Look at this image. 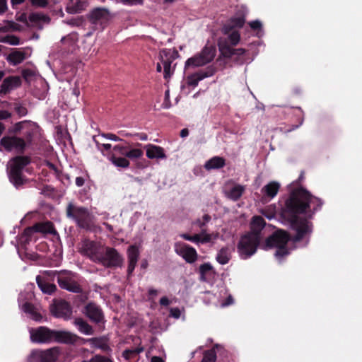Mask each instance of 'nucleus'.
<instances>
[{
    "mask_svg": "<svg viewBox=\"0 0 362 362\" xmlns=\"http://www.w3.org/2000/svg\"><path fill=\"white\" fill-rule=\"evenodd\" d=\"M322 206V202L313 197L308 191L300 189L292 193L285 203L286 209L295 215L291 221V227L296 231L294 242L307 239L312 232L311 223L305 220L296 217V214L313 213Z\"/></svg>",
    "mask_w": 362,
    "mask_h": 362,
    "instance_id": "obj_1",
    "label": "nucleus"
},
{
    "mask_svg": "<svg viewBox=\"0 0 362 362\" xmlns=\"http://www.w3.org/2000/svg\"><path fill=\"white\" fill-rule=\"evenodd\" d=\"M219 303L221 307H226L233 304V300L230 294H228L227 291L224 286L220 288V294L218 296Z\"/></svg>",
    "mask_w": 362,
    "mask_h": 362,
    "instance_id": "obj_40",
    "label": "nucleus"
},
{
    "mask_svg": "<svg viewBox=\"0 0 362 362\" xmlns=\"http://www.w3.org/2000/svg\"><path fill=\"white\" fill-rule=\"evenodd\" d=\"M30 55L28 49H15L7 56L6 60L10 64L15 66L21 64Z\"/></svg>",
    "mask_w": 362,
    "mask_h": 362,
    "instance_id": "obj_24",
    "label": "nucleus"
},
{
    "mask_svg": "<svg viewBox=\"0 0 362 362\" xmlns=\"http://www.w3.org/2000/svg\"><path fill=\"white\" fill-rule=\"evenodd\" d=\"M119 134L122 136H125V137H132V136H134V134H132V133H129V132H127L125 131H119Z\"/></svg>",
    "mask_w": 362,
    "mask_h": 362,
    "instance_id": "obj_62",
    "label": "nucleus"
},
{
    "mask_svg": "<svg viewBox=\"0 0 362 362\" xmlns=\"http://www.w3.org/2000/svg\"><path fill=\"white\" fill-rule=\"evenodd\" d=\"M78 339V337L67 331H55L53 332V341L65 344H74Z\"/></svg>",
    "mask_w": 362,
    "mask_h": 362,
    "instance_id": "obj_25",
    "label": "nucleus"
},
{
    "mask_svg": "<svg viewBox=\"0 0 362 362\" xmlns=\"http://www.w3.org/2000/svg\"><path fill=\"white\" fill-rule=\"evenodd\" d=\"M265 226V221L261 216H255L251 223V232L250 233H256L261 235L260 232Z\"/></svg>",
    "mask_w": 362,
    "mask_h": 362,
    "instance_id": "obj_39",
    "label": "nucleus"
},
{
    "mask_svg": "<svg viewBox=\"0 0 362 362\" xmlns=\"http://www.w3.org/2000/svg\"><path fill=\"white\" fill-rule=\"evenodd\" d=\"M21 297L22 296L19 298L18 302L22 311L26 313L30 319L35 321H40L42 315L37 309L29 303H21Z\"/></svg>",
    "mask_w": 362,
    "mask_h": 362,
    "instance_id": "obj_29",
    "label": "nucleus"
},
{
    "mask_svg": "<svg viewBox=\"0 0 362 362\" xmlns=\"http://www.w3.org/2000/svg\"><path fill=\"white\" fill-rule=\"evenodd\" d=\"M218 347V346L216 345L213 349L205 351L202 362H215L216 360V353L215 348Z\"/></svg>",
    "mask_w": 362,
    "mask_h": 362,
    "instance_id": "obj_44",
    "label": "nucleus"
},
{
    "mask_svg": "<svg viewBox=\"0 0 362 362\" xmlns=\"http://www.w3.org/2000/svg\"><path fill=\"white\" fill-rule=\"evenodd\" d=\"M213 273V267L210 263H204L199 267L200 279L206 281Z\"/></svg>",
    "mask_w": 362,
    "mask_h": 362,
    "instance_id": "obj_41",
    "label": "nucleus"
},
{
    "mask_svg": "<svg viewBox=\"0 0 362 362\" xmlns=\"http://www.w3.org/2000/svg\"><path fill=\"white\" fill-rule=\"evenodd\" d=\"M180 236L184 240L190 241L199 245L207 243L214 244L218 238L219 233L213 232L209 233H207L205 229H202L199 233L195 234L194 235H189L187 233H182L180 235Z\"/></svg>",
    "mask_w": 362,
    "mask_h": 362,
    "instance_id": "obj_11",
    "label": "nucleus"
},
{
    "mask_svg": "<svg viewBox=\"0 0 362 362\" xmlns=\"http://www.w3.org/2000/svg\"><path fill=\"white\" fill-rule=\"evenodd\" d=\"M288 240V235L285 231L278 230L267 239L265 244L262 247L266 250L275 247L276 250L274 255L276 258L280 259L288 254V250L286 247Z\"/></svg>",
    "mask_w": 362,
    "mask_h": 362,
    "instance_id": "obj_2",
    "label": "nucleus"
},
{
    "mask_svg": "<svg viewBox=\"0 0 362 362\" xmlns=\"http://www.w3.org/2000/svg\"><path fill=\"white\" fill-rule=\"evenodd\" d=\"M134 136H136L141 141L148 140V136L146 133H135L134 134Z\"/></svg>",
    "mask_w": 362,
    "mask_h": 362,
    "instance_id": "obj_56",
    "label": "nucleus"
},
{
    "mask_svg": "<svg viewBox=\"0 0 362 362\" xmlns=\"http://www.w3.org/2000/svg\"><path fill=\"white\" fill-rule=\"evenodd\" d=\"M25 141L16 136H4L0 141V151H21L25 148Z\"/></svg>",
    "mask_w": 362,
    "mask_h": 362,
    "instance_id": "obj_16",
    "label": "nucleus"
},
{
    "mask_svg": "<svg viewBox=\"0 0 362 362\" xmlns=\"http://www.w3.org/2000/svg\"><path fill=\"white\" fill-rule=\"evenodd\" d=\"M50 311L57 317L68 318L71 314L69 304L64 300L54 301L50 306Z\"/></svg>",
    "mask_w": 362,
    "mask_h": 362,
    "instance_id": "obj_19",
    "label": "nucleus"
},
{
    "mask_svg": "<svg viewBox=\"0 0 362 362\" xmlns=\"http://www.w3.org/2000/svg\"><path fill=\"white\" fill-rule=\"evenodd\" d=\"M151 362H164V361L158 356H153L151 358Z\"/></svg>",
    "mask_w": 362,
    "mask_h": 362,
    "instance_id": "obj_63",
    "label": "nucleus"
},
{
    "mask_svg": "<svg viewBox=\"0 0 362 362\" xmlns=\"http://www.w3.org/2000/svg\"><path fill=\"white\" fill-rule=\"evenodd\" d=\"M16 110L21 115H25L26 114V110L23 106L16 107Z\"/></svg>",
    "mask_w": 362,
    "mask_h": 362,
    "instance_id": "obj_60",
    "label": "nucleus"
},
{
    "mask_svg": "<svg viewBox=\"0 0 362 362\" xmlns=\"http://www.w3.org/2000/svg\"><path fill=\"white\" fill-rule=\"evenodd\" d=\"M78 40V34L71 33L62 38L61 42L68 52H73L77 47V42Z\"/></svg>",
    "mask_w": 362,
    "mask_h": 362,
    "instance_id": "obj_31",
    "label": "nucleus"
},
{
    "mask_svg": "<svg viewBox=\"0 0 362 362\" xmlns=\"http://www.w3.org/2000/svg\"><path fill=\"white\" fill-rule=\"evenodd\" d=\"M231 256L232 250L228 247H224L218 250L216 259L220 264L224 265L230 261Z\"/></svg>",
    "mask_w": 362,
    "mask_h": 362,
    "instance_id": "obj_32",
    "label": "nucleus"
},
{
    "mask_svg": "<svg viewBox=\"0 0 362 362\" xmlns=\"http://www.w3.org/2000/svg\"><path fill=\"white\" fill-rule=\"evenodd\" d=\"M30 163L28 157L18 156L8 163V177L10 181L16 187L23 184V179L21 176L22 169Z\"/></svg>",
    "mask_w": 362,
    "mask_h": 362,
    "instance_id": "obj_7",
    "label": "nucleus"
},
{
    "mask_svg": "<svg viewBox=\"0 0 362 362\" xmlns=\"http://www.w3.org/2000/svg\"><path fill=\"white\" fill-rule=\"evenodd\" d=\"M0 42L6 43L11 45H20V40L18 37L14 35H6L0 39Z\"/></svg>",
    "mask_w": 362,
    "mask_h": 362,
    "instance_id": "obj_45",
    "label": "nucleus"
},
{
    "mask_svg": "<svg viewBox=\"0 0 362 362\" xmlns=\"http://www.w3.org/2000/svg\"><path fill=\"white\" fill-rule=\"evenodd\" d=\"M7 9V4L6 0H0V14L4 13Z\"/></svg>",
    "mask_w": 362,
    "mask_h": 362,
    "instance_id": "obj_57",
    "label": "nucleus"
},
{
    "mask_svg": "<svg viewBox=\"0 0 362 362\" xmlns=\"http://www.w3.org/2000/svg\"><path fill=\"white\" fill-rule=\"evenodd\" d=\"M11 117V113L6 110H0V120L7 119Z\"/></svg>",
    "mask_w": 362,
    "mask_h": 362,
    "instance_id": "obj_58",
    "label": "nucleus"
},
{
    "mask_svg": "<svg viewBox=\"0 0 362 362\" xmlns=\"http://www.w3.org/2000/svg\"><path fill=\"white\" fill-rule=\"evenodd\" d=\"M59 355V348L54 347L45 351H34L28 358V362H56Z\"/></svg>",
    "mask_w": 362,
    "mask_h": 362,
    "instance_id": "obj_12",
    "label": "nucleus"
},
{
    "mask_svg": "<svg viewBox=\"0 0 362 362\" xmlns=\"http://www.w3.org/2000/svg\"><path fill=\"white\" fill-rule=\"evenodd\" d=\"M96 144L98 146V148L100 151H103V149L109 151L112 148V145L110 144H100L98 142H96Z\"/></svg>",
    "mask_w": 362,
    "mask_h": 362,
    "instance_id": "obj_55",
    "label": "nucleus"
},
{
    "mask_svg": "<svg viewBox=\"0 0 362 362\" xmlns=\"http://www.w3.org/2000/svg\"><path fill=\"white\" fill-rule=\"evenodd\" d=\"M32 4L38 7H45L47 5V0H32Z\"/></svg>",
    "mask_w": 362,
    "mask_h": 362,
    "instance_id": "obj_54",
    "label": "nucleus"
},
{
    "mask_svg": "<svg viewBox=\"0 0 362 362\" xmlns=\"http://www.w3.org/2000/svg\"><path fill=\"white\" fill-rule=\"evenodd\" d=\"M86 6V0H70L67 5L66 10L69 13H74L82 11Z\"/></svg>",
    "mask_w": 362,
    "mask_h": 362,
    "instance_id": "obj_37",
    "label": "nucleus"
},
{
    "mask_svg": "<svg viewBox=\"0 0 362 362\" xmlns=\"http://www.w3.org/2000/svg\"><path fill=\"white\" fill-rule=\"evenodd\" d=\"M74 324L78 331L86 335H91L93 334V329L85 320L81 318H76Z\"/></svg>",
    "mask_w": 362,
    "mask_h": 362,
    "instance_id": "obj_35",
    "label": "nucleus"
},
{
    "mask_svg": "<svg viewBox=\"0 0 362 362\" xmlns=\"http://www.w3.org/2000/svg\"><path fill=\"white\" fill-rule=\"evenodd\" d=\"M103 251L98 263L105 267H116L122 265L123 258L115 248L104 246Z\"/></svg>",
    "mask_w": 362,
    "mask_h": 362,
    "instance_id": "obj_10",
    "label": "nucleus"
},
{
    "mask_svg": "<svg viewBox=\"0 0 362 362\" xmlns=\"http://www.w3.org/2000/svg\"><path fill=\"white\" fill-rule=\"evenodd\" d=\"M121 2L127 6H136V5H142L144 4V0H120Z\"/></svg>",
    "mask_w": 362,
    "mask_h": 362,
    "instance_id": "obj_49",
    "label": "nucleus"
},
{
    "mask_svg": "<svg viewBox=\"0 0 362 362\" xmlns=\"http://www.w3.org/2000/svg\"><path fill=\"white\" fill-rule=\"evenodd\" d=\"M144 351L143 347H136L126 349L122 353V356L127 359L130 360L137 357V356Z\"/></svg>",
    "mask_w": 362,
    "mask_h": 362,
    "instance_id": "obj_42",
    "label": "nucleus"
},
{
    "mask_svg": "<svg viewBox=\"0 0 362 362\" xmlns=\"http://www.w3.org/2000/svg\"><path fill=\"white\" fill-rule=\"evenodd\" d=\"M104 245L100 243L85 240L81 243L79 252L90 260L98 263L101 254L104 252Z\"/></svg>",
    "mask_w": 362,
    "mask_h": 362,
    "instance_id": "obj_9",
    "label": "nucleus"
},
{
    "mask_svg": "<svg viewBox=\"0 0 362 362\" xmlns=\"http://www.w3.org/2000/svg\"><path fill=\"white\" fill-rule=\"evenodd\" d=\"M66 215L83 228H89L93 223L94 217L87 209L77 206L72 203L67 206Z\"/></svg>",
    "mask_w": 362,
    "mask_h": 362,
    "instance_id": "obj_4",
    "label": "nucleus"
},
{
    "mask_svg": "<svg viewBox=\"0 0 362 362\" xmlns=\"http://www.w3.org/2000/svg\"><path fill=\"white\" fill-rule=\"evenodd\" d=\"M249 25L250 28L253 30H258L262 28V23L258 20L250 22Z\"/></svg>",
    "mask_w": 362,
    "mask_h": 362,
    "instance_id": "obj_53",
    "label": "nucleus"
},
{
    "mask_svg": "<svg viewBox=\"0 0 362 362\" xmlns=\"http://www.w3.org/2000/svg\"><path fill=\"white\" fill-rule=\"evenodd\" d=\"M178 57V52L174 49H163L159 52V60L157 63L156 71L161 72L163 69V76L165 79L170 78L173 74L175 65L173 61Z\"/></svg>",
    "mask_w": 362,
    "mask_h": 362,
    "instance_id": "obj_3",
    "label": "nucleus"
},
{
    "mask_svg": "<svg viewBox=\"0 0 362 362\" xmlns=\"http://www.w3.org/2000/svg\"><path fill=\"white\" fill-rule=\"evenodd\" d=\"M30 340L35 343H49L53 341L54 330L45 327H40L36 329L31 328L29 330Z\"/></svg>",
    "mask_w": 362,
    "mask_h": 362,
    "instance_id": "obj_14",
    "label": "nucleus"
},
{
    "mask_svg": "<svg viewBox=\"0 0 362 362\" xmlns=\"http://www.w3.org/2000/svg\"><path fill=\"white\" fill-rule=\"evenodd\" d=\"M245 23V19L242 17L232 18L230 21L225 25L223 28V33L227 35V39L221 37L226 40L227 44L230 46L236 45L240 39V34L238 31L235 30L234 28H242Z\"/></svg>",
    "mask_w": 362,
    "mask_h": 362,
    "instance_id": "obj_8",
    "label": "nucleus"
},
{
    "mask_svg": "<svg viewBox=\"0 0 362 362\" xmlns=\"http://www.w3.org/2000/svg\"><path fill=\"white\" fill-rule=\"evenodd\" d=\"M261 235L255 233H247L243 235L239 242L238 249L240 256L243 259H247L253 255L257 248Z\"/></svg>",
    "mask_w": 362,
    "mask_h": 362,
    "instance_id": "obj_6",
    "label": "nucleus"
},
{
    "mask_svg": "<svg viewBox=\"0 0 362 362\" xmlns=\"http://www.w3.org/2000/svg\"><path fill=\"white\" fill-rule=\"evenodd\" d=\"M225 164L224 158L219 156H214L205 163L204 168L207 170H216L223 168Z\"/></svg>",
    "mask_w": 362,
    "mask_h": 362,
    "instance_id": "obj_33",
    "label": "nucleus"
},
{
    "mask_svg": "<svg viewBox=\"0 0 362 362\" xmlns=\"http://www.w3.org/2000/svg\"><path fill=\"white\" fill-rule=\"evenodd\" d=\"M109 160L117 168H127L130 165L129 160L126 156H118L115 153L110 155Z\"/></svg>",
    "mask_w": 362,
    "mask_h": 362,
    "instance_id": "obj_36",
    "label": "nucleus"
},
{
    "mask_svg": "<svg viewBox=\"0 0 362 362\" xmlns=\"http://www.w3.org/2000/svg\"><path fill=\"white\" fill-rule=\"evenodd\" d=\"M280 185L276 182H271L262 189V201L266 202L273 199L278 193Z\"/></svg>",
    "mask_w": 362,
    "mask_h": 362,
    "instance_id": "obj_28",
    "label": "nucleus"
},
{
    "mask_svg": "<svg viewBox=\"0 0 362 362\" xmlns=\"http://www.w3.org/2000/svg\"><path fill=\"white\" fill-rule=\"evenodd\" d=\"M170 315L175 319H178L181 315L180 309L177 308H171L170 310Z\"/></svg>",
    "mask_w": 362,
    "mask_h": 362,
    "instance_id": "obj_52",
    "label": "nucleus"
},
{
    "mask_svg": "<svg viewBox=\"0 0 362 362\" xmlns=\"http://www.w3.org/2000/svg\"><path fill=\"white\" fill-rule=\"evenodd\" d=\"M216 49L214 46H205L200 53L189 58L185 64V69L188 71L197 67L202 66L211 62L216 56Z\"/></svg>",
    "mask_w": 362,
    "mask_h": 362,
    "instance_id": "obj_5",
    "label": "nucleus"
},
{
    "mask_svg": "<svg viewBox=\"0 0 362 362\" xmlns=\"http://www.w3.org/2000/svg\"><path fill=\"white\" fill-rule=\"evenodd\" d=\"M112 16L110 11L105 8H96L90 14V20L93 24L99 25L103 29L110 21Z\"/></svg>",
    "mask_w": 362,
    "mask_h": 362,
    "instance_id": "obj_15",
    "label": "nucleus"
},
{
    "mask_svg": "<svg viewBox=\"0 0 362 362\" xmlns=\"http://www.w3.org/2000/svg\"><path fill=\"white\" fill-rule=\"evenodd\" d=\"M174 247L176 254L182 257L187 263H194L197 259L198 254L192 246L183 242H177Z\"/></svg>",
    "mask_w": 362,
    "mask_h": 362,
    "instance_id": "obj_13",
    "label": "nucleus"
},
{
    "mask_svg": "<svg viewBox=\"0 0 362 362\" xmlns=\"http://www.w3.org/2000/svg\"><path fill=\"white\" fill-rule=\"evenodd\" d=\"M84 184V179L81 177H77L76 178V185L78 186V187H81L83 186Z\"/></svg>",
    "mask_w": 362,
    "mask_h": 362,
    "instance_id": "obj_61",
    "label": "nucleus"
},
{
    "mask_svg": "<svg viewBox=\"0 0 362 362\" xmlns=\"http://www.w3.org/2000/svg\"><path fill=\"white\" fill-rule=\"evenodd\" d=\"M218 45L221 54L226 57H230L233 55H243L245 52V50L242 48H232L223 39L218 40Z\"/></svg>",
    "mask_w": 362,
    "mask_h": 362,
    "instance_id": "obj_26",
    "label": "nucleus"
},
{
    "mask_svg": "<svg viewBox=\"0 0 362 362\" xmlns=\"http://www.w3.org/2000/svg\"><path fill=\"white\" fill-rule=\"evenodd\" d=\"M22 75L25 81H29L34 76L35 73L33 71H32L30 69H25L23 71Z\"/></svg>",
    "mask_w": 362,
    "mask_h": 362,
    "instance_id": "obj_50",
    "label": "nucleus"
},
{
    "mask_svg": "<svg viewBox=\"0 0 362 362\" xmlns=\"http://www.w3.org/2000/svg\"><path fill=\"white\" fill-rule=\"evenodd\" d=\"M160 303L162 305L167 306L170 303V301L167 297L164 296L160 298Z\"/></svg>",
    "mask_w": 362,
    "mask_h": 362,
    "instance_id": "obj_59",
    "label": "nucleus"
},
{
    "mask_svg": "<svg viewBox=\"0 0 362 362\" xmlns=\"http://www.w3.org/2000/svg\"><path fill=\"white\" fill-rule=\"evenodd\" d=\"M102 136L105 138V139H109V140H111V141H122V139L121 138H119L117 135H115L114 134H111V133L103 134H102Z\"/></svg>",
    "mask_w": 362,
    "mask_h": 362,
    "instance_id": "obj_51",
    "label": "nucleus"
},
{
    "mask_svg": "<svg viewBox=\"0 0 362 362\" xmlns=\"http://www.w3.org/2000/svg\"><path fill=\"white\" fill-rule=\"evenodd\" d=\"M245 191V187L240 185H235L230 189H229L226 192V196L229 199L236 201L238 200L243 194Z\"/></svg>",
    "mask_w": 362,
    "mask_h": 362,
    "instance_id": "obj_38",
    "label": "nucleus"
},
{
    "mask_svg": "<svg viewBox=\"0 0 362 362\" xmlns=\"http://www.w3.org/2000/svg\"><path fill=\"white\" fill-rule=\"evenodd\" d=\"M88 341L91 342L93 344L101 348L103 350L109 349L107 345L105 343V340L102 338L89 339Z\"/></svg>",
    "mask_w": 362,
    "mask_h": 362,
    "instance_id": "obj_46",
    "label": "nucleus"
},
{
    "mask_svg": "<svg viewBox=\"0 0 362 362\" xmlns=\"http://www.w3.org/2000/svg\"><path fill=\"white\" fill-rule=\"evenodd\" d=\"M215 71L214 68L208 67L206 70H202L189 74L186 77L185 83L182 85V88L184 90L186 86L195 88L200 81L212 76Z\"/></svg>",
    "mask_w": 362,
    "mask_h": 362,
    "instance_id": "obj_17",
    "label": "nucleus"
},
{
    "mask_svg": "<svg viewBox=\"0 0 362 362\" xmlns=\"http://www.w3.org/2000/svg\"><path fill=\"white\" fill-rule=\"evenodd\" d=\"M187 135H188V130H187V129H182V130L181 131V132H180V136H181L182 137H185V136H187Z\"/></svg>",
    "mask_w": 362,
    "mask_h": 362,
    "instance_id": "obj_64",
    "label": "nucleus"
},
{
    "mask_svg": "<svg viewBox=\"0 0 362 362\" xmlns=\"http://www.w3.org/2000/svg\"><path fill=\"white\" fill-rule=\"evenodd\" d=\"M139 257V249L136 245H131L127 250L128 268L127 272L130 275L134 272Z\"/></svg>",
    "mask_w": 362,
    "mask_h": 362,
    "instance_id": "obj_27",
    "label": "nucleus"
},
{
    "mask_svg": "<svg viewBox=\"0 0 362 362\" xmlns=\"http://www.w3.org/2000/svg\"><path fill=\"white\" fill-rule=\"evenodd\" d=\"M211 220V216L208 214H205L202 216V218L197 219L194 224L197 225L199 228L204 229L203 228L205 225Z\"/></svg>",
    "mask_w": 362,
    "mask_h": 362,
    "instance_id": "obj_47",
    "label": "nucleus"
},
{
    "mask_svg": "<svg viewBox=\"0 0 362 362\" xmlns=\"http://www.w3.org/2000/svg\"><path fill=\"white\" fill-rule=\"evenodd\" d=\"M146 149V156L149 159L165 160L167 158L165 149L155 144H147L144 146Z\"/></svg>",
    "mask_w": 362,
    "mask_h": 362,
    "instance_id": "obj_21",
    "label": "nucleus"
},
{
    "mask_svg": "<svg viewBox=\"0 0 362 362\" xmlns=\"http://www.w3.org/2000/svg\"><path fill=\"white\" fill-rule=\"evenodd\" d=\"M21 79L19 76H12L6 78L0 86V94H6L14 88L19 87Z\"/></svg>",
    "mask_w": 362,
    "mask_h": 362,
    "instance_id": "obj_23",
    "label": "nucleus"
},
{
    "mask_svg": "<svg viewBox=\"0 0 362 362\" xmlns=\"http://www.w3.org/2000/svg\"><path fill=\"white\" fill-rule=\"evenodd\" d=\"M37 285L42 292L47 294H52L57 290V286L48 282H46L41 276H37L36 278Z\"/></svg>",
    "mask_w": 362,
    "mask_h": 362,
    "instance_id": "obj_34",
    "label": "nucleus"
},
{
    "mask_svg": "<svg viewBox=\"0 0 362 362\" xmlns=\"http://www.w3.org/2000/svg\"><path fill=\"white\" fill-rule=\"evenodd\" d=\"M144 155V152L141 149L138 148H128L125 156L127 159L137 160L141 158Z\"/></svg>",
    "mask_w": 362,
    "mask_h": 362,
    "instance_id": "obj_43",
    "label": "nucleus"
},
{
    "mask_svg": "<svg viewBox=\"0 0 362 362\" xmlns=\"http://www.w3.org/2000/svg\"><path fill=\"white\" fill-rule=\"evenodd\" d=\"M128 148L129 147L125 146L115 145V146H113L112 148L113 151H115L114 153H115L117 156L122 155L125 156V153H127Z\"/></svg>",
    "mask_w": 362,
    "mask_h": 362,
    "instance_id": "obj_48",
    "label": "nucleus"
},
{
    "mask_svg": "<svg viewBox=\"0 0 362 362\" xmlns=\"http://www.w3.org/2000/svg\"><path fill=\"white\" fill-rule=\"evenodd\" d=\"M86 315L93 322L103 324L105 322L104 315L99 306L94 303H88L85 308Z\"/></svg>",
    "mask_w": 362,
    "mask_h": 362,
    "instance_id": "obj_20",
    "label": "nucleus"
},
{
    "mask_svg": "<svg viewBox=\"0 0 362 362\" xmlns=\"http://www.w3.org/2000/svg\"><path fill=\"white\" fill-rule=\"evenodd\" d=\"M33 233H41L44 234L49 233H55L56 231L53 227V225L51 222H45L37 223L31 228H28L25 230L21 238H25V241H28L31 239Z\"/></svg>",
    "mask_w": 362,
    "mask_h": 362,
    "instance_id": "obj_18",
    "label": "nucleus"
},
{
    "mask_svg": "<svg viewBox=\"0 0 362 362\" xmlns=\"http://www.w3.org/2000/svg\"><path fill=\"white\" fill-rule=\"evenodd\" d=\"M57 281L59 286L63 289L74 293H80L81 291L79 284L70 276H59Z\"/></svg>",
    "mask_w": 362,
    "mask_h": 362,
    "instance_id": "obj_22",
    "label": "nucleus"
},
{
    "mask_svg": "<svg viewBox=\"0 0 362 362\" xmlns=\"http://www.w3.org/2000/svg\"><path fill=\"white\" fill-rule=\"evenodd\" d=\"M29 25L40 29L42 28L45 24L49 23V18L40 13H33L28 17Z\"/></svg>",
    "mask_w": 362,
    "mask_h": 362,
    "instance_id": "obj_30",
    "label": "nucleus"
}]
</instances>
